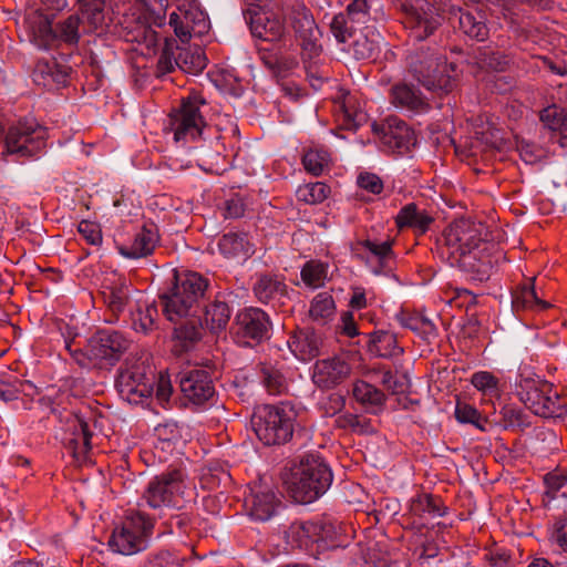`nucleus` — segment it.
<instances>
[{"label": "nucleus", "mask_w": 567, "mask_h": 567, "mask_svg": "<svg viewBox=\"0 0 567 567\" xmlns=\"http://www.w3.org/2000/svg\"><path fill=\"white\" fill-rule=\"evenodd\" d=\"M282 481L296 503L310 504L328 491L332 472L320 456L308 454L282 475Z\"/></svg>", "instance_id": "obj_1"}, {"label": "nucleus", "mask_w": 567, "mask_h": 567, "mask_svg": "<svg viewBox=\"0 0 567 567\" xmlns=\"http://www.w3.org/2000/svg\"><path fill=\"white\" fill-rule=\"evenodd\" d=\"M296 417L297 412L289 404H264L255 410L251 426L265 445H281L292 439Z\"/></svg>", "instance_id": "obj_2"}, {"label": "nucleus", "mask_w": 567, "mask_h": 567, "mask_svg": "<svg viewBox=\"0 0 567 567\" xmlns=\"http://www.w3.org/2000/svg\"><path fill=\"white\" fill-rule=\"evenodd\" d=\"M175 280L171 291L159 296L169 321L198 313L199 300L208 288L207 279L197 272L175 275Z\"/></svg>", "instance_id": "obj_3"}, {"label": "nucleus", "mask_w": 567, "mask_h": 567, "mask_svg": "<svg viewBox=\"0 0 567 567\" xmlns=\"http://www.w3.org/2000/svg\"><path fill=\"white\" fill-rule=\"evenodd\" d=\"M486 235V227L482 223L461 218L444 229L436 240L435 251L443 261L450 262L457 254L482 246L487 240Z\"/></svg>", "instance_id": "obj_4"}, {"label": "nucleus", "mask_w": 567, "mask_h": 567, "mask_svg": "<svg viewBox=\"0 0 567 567\" xmlns=\"http://www.w3.org/2000/svg\"><path fill=\"white\" fill-rule=\"evenodd\" d=\"M408 60L413 76L426 90L440 95L453 90L455 80L446 73L447 64L441 54L421 47L411 52Z\"/></svg>", "instance_id": "obj_5"}, {"label": "nucleus", "mask_w": 567, "mask_h": 567, "mask_svg": "<svg viewBox=\"0 0 567 567\" xmlns=\"http://www.w3.org/2000/svg\"><path fill=\"white\" fill-rule=\"evenodd\" d=\"M96 31L91 28L79 13H73L58 21L54 25L47 19H40L33 28V41L42 49H51L59 42L70 47L78 45L84 34Z\"/></svg>", "instance_id": "obj_6"}, {"label": "nucleus", "mask_w": 567, "mask_h": 567, "mask_svg": "<svg viewBox=\"0 0 567 567\" xmlns=\"http://www.w3.org/2000/svg\"><path fill=\"white\" fill-rule=\"evenodd\" d=\"M155 378L144 361L125 362L118 372L116 388L120 395L131 404H140L153 393Z\"/></svg>", "instance_id": "obj_7"}, {"label": "nucleus", "mask_w": 567, "mask_h": 567, "mask_svg": "<svg viewBox=\"0 0 567 567\" xmlns=\"http://www.w3.org/2000/svg\"><path fill=\"white\" fill-rule=\"evenodd\" d=\"M290 25L301 48L303 60L318 58L322 52V33L311 11L302 2H295L288 13Z\"/></svg>", "instance_id": "obj_8"}, {"label": "nucleus", "mask_w": 567, "mask_h": 567, "mask_svg": "<svg viewBox=\"0 0 567 567\" xmlns=\"http://www.w3.org/2000/svg\"><path fill=\"white\" fill-rule=\"evenodd\" d=\"M47 138V127L35 120L24 118L9 127L6 136L7 152L31 157L45 147Z\"/></svg>", "instance_id": "obj_9"}, {"label": "nucleus", "mask_w": 567, "mask_h": 567, "mask_svg": "<svg viewBox=\"0 0 567 567\" xmlns=\"http://www.w3.org/2000/svg\"><path fill=\"white\" fill-rule=\"evenodd\" d=\"M205 100L197 94L182 100L179 109L169 115V130L174 133L175 142L195 140L202 135L204 118L199 106Z\"/></svg>", "instance_id": "obj_10"}, {"label": "nucleus", "mask_w": 567, "mask_h": 567, "mask_svg": "<svg viewBox=\"0 0 567 567\" xmlns=\"http://www.w3.org/2000/svg\"><path fill=\"white\" fill-rule=\"evenodd\" d=\"M518 395L525 406L536 415L553 417L561 414L560 398L548 382L525 380Z\"/></svg>", "instance_id": "obj_11"}, {"label": "nucleus", "mask_w": 567, "mask_h": 567, "mask_svg": "<svg viewBox=\"0 0 567 567\" xmlns=\"http://www.w3.org/2000/svg\"><path fill=\"white\" fill-rule=\"evenodd\" d=\"M368 0H352L344 12L336 14L330 22V31L338 43L347 44L369 21Z\"/></svg>", "instance_id": "obj_12"}, {"label": "nucleus", "mask_w": 567, "mask_h": 567, "mask_svg": "<svg viewBox=\"0 0 567 567\" xmlns=\"http://www.w3.org/2000/svg\"><path fill=\"white\" fill-rule=\"evenodd\" d=\"M494 249L495 245L486 240L480 247L457 254L456 258L447 264L457 267L474 280L484 281L489 278L496 262L492 255Z\"/></svg>", "instance_id": "obj_13"}, {"label": "nucleus", "mask_w": 567, "mask_h": 567, "mask_svg": "<svg viewBox=\"0 0 567 567\" xmlns=\"http://www.w3.org/2000/svg\"><path fill=\"white\" fill-rule=\"evenodd\" d=\"M183 475L173 470L155 476L144 492L146 503L153 508L177 505V496L182 493Z\"/></svg>", "instance_id": "obj_14"}, {"label": "nucleus", "mask_w": 567, "mask_h": 567, "mask_svg": "<svg viewBox=\"0 0 567 567\" xmlns=\"http://www.w3.org/2000/svg\"><path fill=\"white\" fill-rule=\"evenodd\" d=\"M400 10L404 13L403 23L409 30L410 40L422 42L431 37L441 25V17L434 10L427 11L415 8L411 0H396Z\"/></svg>", "instance_id": "obj_15"}, {"label": "nucleus", "mask_w": 567, "mask_h": 567, "mask_svg": "<svg viewBox=\"0 0 567 567\" xmlns=\"http://www.w3.org/2000/svg\"><path fill=\"white\" fill-rule=\"evenodd\" d=\"M168 23L182 43L188 42L193 34L199 35L206 32L208 28L205 13L192 2L181 3L169 14Z\"/></svg>", "instance_id": "obj_16"}, {"label": "nucleus", "mask_w": 567, "mask_h": 567, "mask_svg": "<svg viewBox=\"0 0 567 567\" xmlns=\"http://www.w3.org/2000/svg\"><path fill=\"white\" fill-rule=\"evenodd\" d=\"M131 342L117 331H99L90 338L85 353L90 360H105L113 364L130 348Z\"/></svg>", "instance_id": "obj_17"}, {"label": "nucleus", "mask_w": 567, "mask_h": 567, "mask_svg": "<svg viewBox=\"0 0 567 567\" xmlns=\"http://www.w3.org/2000/svg\"><path fill=\"white\" fill-rule=\"evenodd\" d=\"M233 329L238 340L245 343H249V340L260 343L269 334V316L259 308H246L236 316Z\"/></svg>", "instance_id": "obj_18"}, {"label": "nucleus", "mask_w": 567, "mask_h": 567, "mask_svg": "<svg viewBox=\"0 0 567 567\" xmlns=\"http://www.w3.org/2000/svg\"><path fill=\"white\" fill-rule=\"evenodd\" d=\"M352 367L344 354L318 360L313 367L312 381L320 389H333L350 378Z\"/></svg>", "instance_id": "obj_19"}, {"label": "nucleus", "mask_w": 567, "mask_h": 567, "mask_svg": "<svg viewBox=\"0 0 567 567\" xmlns=\"http://www.w3.org/2000/svg\"><path fill=\"white\" fill-rule=\"evenodd\" d=\"M245 21L249 24L254 37L265 41L280 40L286 31L284 21L265 9L248 8L244 11Z\"/></svg>", "instance_id": "obj_20"}, {"label": "nucleus", "mask_w": 567, "mask_h": 567, "mask_svg": "<svg viewBox=\"0 0 567 567\" xmlns=\"http://www.w3.org/2000/svg\"><path fill=\"white\" fill-rule=\"evenodd\" d=\"M179 386L184 396L196 405L204 404L215 394V388L209 373L200 369L182 373Z\"/></svg>", "instance_id": "obj_21"}, {"label": "nucleus", "mask_w": 567, "mask_h": 567, "mask_svg": "<svg viewBox=\"0 0 567 567\" xmlns=\"http://www.w3.org/2000/svg\"><path fill=\"white\" fill-rule=\"evenodd\" d=\"M332 525L323 522H293L285 530L288 543L299 548H308L313 543L326 540L332 534Z\"/></svg>", "instance_id": "obj_22"}, {"label": "nucleus", "mask_w": 567, "mask_h": 567, "mask_svg": "<svg viewBox=\"0 0 567 567\" xmlns=\"http://www.w3.org/2000/svg\"><path fill=\"white\" fill-rule=\"evenodd\" d=\"M71 68L56 59L39 60L32 72V80L37 85L53 87V85H65Z\"/></svg>", "instance_id": "obj_23"}, {"label": "nucleus", "mask_w": 567, "mask_h": 567, "mask_svg": "<svg viewBox=\"0 0 567 567\" xmlns=\"http://www.w3.org/2000/svg\"><path fill=\"white\" fill-rule=\"evenodd\" d=\"M280 499L271 489L251 491L245 497V508L248 515L259 522H267L276 515Z\"/></svg>", "instance_id": "obj_24"}, {"label": "nucleus", "mask_w": 567, "mask_h": 567, "mask_svg": "<svg viewBox=\"0 0 567 567\" xmlns=\"http://www.w3.org/2000/svg\"><path fill=\"white\" fill-rule=\"evenodd\" d=\"M380 132L382 134V143L391 150L402 152L415 144L413 130L399 118H389L386 123L380 127Z\"/></svg>", "instance_id": "obj_25"}, {"label": "nucleus", "mask_w": 567, "mask_h": 567, "mask_svg": "<svg viewBox=\"0 0 567 567\" xmlns=\"http://www.w3.org/2000/svg\"><path fill=\"white\" fill-rule=\"evenodd\" d=\"M71 437L66 440L65 446L78 462L86 460L91 450L92 433L89 424L79 415H74L70 421Z\"/></svg>", "instance_id": "obj_26"}, {"label": "nucleus", "mask_w": 567, "mask_h": 567, "mask_svg": "<svg viewBox=\"0 0 567 567\" xmlns=\"http://www.w3.org/2000/svg\"><path fill=\"white\" fill-rule=\"evenodd\" d=\"M288 344L297 358L307 361L319 355L322 339L313 329L306 328L296 331L290 337Z\"/></svg>", "instance_id": "obj_27"}, {"label": "nucleus", "mask_w": 567, "mask_h": 567, "mask_svg": "<svg viewBox=\"0 0 567 567\" xmlns=\"http://www.w3.org/2000/svg\"><path fill=\"white\" fill-rule=\"evenodd\" d=\"M158 241L156 226L154 224L144 225L135 235L131 246H120L118 251L127 258H142L151 255Z\"/></svg>", "instance_id": "obj_28"}, {"label": "nucleus", "mask_w": 567, "mask_h": 567, "mask_svg": "<svg viewBox=\"0 0 567 567\" xmlns=\"http://www.w3.org/2000/svg\"><path fill=\"white\" fill-rule=\"evenodd\" d=\"M101 293L109 310L118 316L130 302L131 287L125 279L117 278L110 284H104Z\"/></svg>", "instance_id": "obj_29"}, {"label": "nucleus", "mask_w": 567, "mask_h": 567, "mask_svg": "<svg viewBox=\"0 0 567 567\" xmlns=\"http://www.w3.org/2000/svg\"><path fill=\"white\" fill-rule=\"evenodd\" d=\"M109 545L116 553L133 555L147 548V539L122 525L113 532Z\"/></svg>", "instance_id": "obj_30"}, {"label": "nucleus", "mask_w": 567, "mask_h": 567, "mask_svg": "<svg viewBox=\"0 0 567 567\" xmlns=\"http://www.w3.org/2000/svg\"><path fill=\"white\" fill-rule=\"evenodd\" d=\"M433 221L434 218L426 210L420 209L414 203L402 207L395 217V224L399 229L410 227L420 234H424Z\"/></svg>", "instance_id": "obj_31"}, {"label": "nucleus", "mask_w": 567, "mask_h": 567, "mask_svg": "<svg viewBox=\"0 0 567 567\" xmlns=\"http://www.w3.org/2000/svg\"><path fill=\"white\" fill-rule=\"evenodd\" d=\"M181 322L174 328V337L181 347V351H187L202 338V320L197 313L189 315L174 322Z\"/></svg>", "instance_id": "obj_32"}, {"label": "nucleus", "mask_w": 567, "mask_h": 567, "mask_svg": "<svg viewBox=\"0 0 567 567\" xmlns=\"http://www.w3.org/2000/svg\"><path fill=\"white\" fill-rule=\"evenodd\" d=\"M368 349L381 358H392L403 353V348L398 344L396 334L385 330H378L369 334Z\"/></svg>", "instance_id": "obj_33"}, {"label": "nucleus", "mask_w": 567, "mask_h": 567, "mask_svg": "<svg viewBox=\"0 0 567 567\" xmlns=\"http://www.w3.org/2000/svg\"><path fill=\"white\" fill-rule=\"evenodd\" d=\"M475 59L481 68L494 72H505L512 63V58L505 52L499 51L494 45H484L478 48Z\"/></svg>", "instance_id": "obj_34"}, {"label": "nucleus", "mask_w": 567, "mask_h": 567, "mask_svg": "<svg viewBox=\"0 0 567 567\" xmlns=\"http://www.w3.org/2000/svg\"><path fill=\"white\" fill-rule=\"evenodd\" d=\"M535 277H532L528 282L522 285L513 295V306L515 309H534L546 310L551 305L540 299L535 289Z\"/></svg>", "instance_id": "obj_35"}, {"label": "nucleus", "mask_w": 567, "mask_h": 567, "mask_svg": "<svg viewBox=\"0 0 567 567\" xmlns=\"http://www.w3.org/2000/svg\"><path fill=\"white\" fill-rule=\"evenodd\" d=\"M218 247L221 254L228 258L240 257L246 259L254 252L252 245L249 243L246 234H225L220 238Z\"/></svg>", "instance_id": "obj_36"}, {"label": "nucleus", "mask_w": 567, "mask_h": 567, "mask_svg": "<svg viewBox=\"0 0 567 567\" xmlns=\"http://www.w3.org/2000/svg\"><path fill=\"white\" fill-rule=\"evenodd\" d=\"M446 507L440 497L431 494H421L411 499L409 513L412 516L423 517L425 515L432 517H441L445 514Z\"/></svg>", "instance_id": "obj_37"}, {"label": "nucleus", "mask_w": 567, "mask_h": 567, "mask_svg": "<svg viewBox=\"0 0 567 567\" xmlns=\"http://www.w3.org/2000/svg\"><path fill=\"white\" fill-rule=\"evenodd\" d=\"M392 103L410 111H421L425 107L424 99L408 84H398L391 89Z\"/></svg>", "instance_id": "obj_38"}, {"label": "nucleus", "mask_w": 567, "mask_h": 567, "mask_svg": "<svg viewBox=\"0 0 567 567\" xmlns=\"http://www.w3.org/2000/svg\"><path fill=\"white\" fill-rule=\"evenodd\" d=\"M157 318L158 310L155 305H146L144 309L138 305L131 312L132 328L137 332L147 334L157 329Z\"/></svg>", "instance_id": "obj_39"}, {"label": "nucleus", "mask_w": 567, "mask_h": 567, "mask_svg": "<svg viewBox=\"0 0 567 567\" xmlns=\"http://www.w3.org/2000/svg\"><path fill=\"white\" fill-rule=\"evenodd\" d=\"M80 17L93 29L103 27L105 0H76Z\"/></svg>", "instance_id": "obj_40"}, {"label": "nucleus", "mask_w": 567, "mask_h": 567, "mask_svg": "<svg viewBox=\"0 0 567 567\" xmlns=\"http://www.w3.org/2000/svg\"><path fill=\"white\" fill-rule=\"evenodd\" d=\"M260 382L271 395H280L288 391V382L282 372L272 367L262 364L259 374Z\"/></svg>", "instance_id": "obj_41"}, {"label": "nucleus", "mask_w": 567, "mask_h": 567, "mask_svg": "<svg viewBox=\"0 0 567 567\" xmlns=\"http://www.w3.org/2000/svg\"><path fill=\"white\" fill-rule=\"evenodd\" d=\"M334 313V301L329 293L322 292L313 298L309 309V316L313 321L326 324L333 318Z\"/></svg>", "instance_id": "obj_42"}, {"label": "nucleus", "mask_w": 567, "mask_h": 567, "mask_svg": "<svg viewBox=\"0 0 567 567\" xmlns=\"http://www.w3.org/2000/svg\"><path fill=\"white\" fill-rule=\"evenodd\" d=\"M229 319L230 309L226 302L215 300L205 307V322L212 331L225 329Z\"/></svg>", "instance_id": "obj_43"}, {"label": "nucleus", "mask_w": 567, "mask_h": 567, "mask_svg": "<svg viewBox=\"0 0 567 567\" xmlns=\"http://www.w3.org/2000/svg\"><path fill=\"white\" fill-rule=\"evenodd\" d=\"M460 29L470 38L484 41L488 37V28L484 20L472 12H461L458 17Z\"/></svg>", "instance_id": "obj_44"}, {"label": "nucleus", "mask_w": 567, "mask_h": 567, "mask_svg": "<svg viewBox=\"0 0 567 567\" xmlns=\"http://www.w3.org/2000/svg\"><path fill=\"white\" fill-rule=\"evenodd\" d=\"M179 52V44L175 39L166 38L161 54L157 61L156 73L157 75H165L175 70L178 64L177 53Z\"/></svg>", "instance_id": "obj_45"}, {"label": "nucleus", "mask_w": 567, "mask_h": 567, "mask_svg": "<svg viewBox=\"0 0 567 567\" xmlns=\"http://www.w3.org/2000/svg\"><path fill=\"white\" fill-rule=\"evenodd\" d=\"M352 394L358 402L370 405H382L386 399L381 390L362 380L354 382Z\"/></svg>", "instance_id": "obj_46"}, {"label": "nucleus", "mask_w": 567, "mask_h": 567, "mask_svg": "<svg viewBox=\"0 0 567 567\" xmlns=\"http://www.w3.org/2000/svg\"><path fill=\"white\" fill-rule=\"evenodd\" d=\"M284 291L285 285L269 275H261L254 286V292L261 302H268Z\"/></svg>", "instance_id": "obj_47"}, {"label": "nucleus", "mask_w": 567, "mask_h": 567, "mask_svg": "<svg viewBox=\"0 0 567 567\" xmlns=\"http://www.w3.org/2000/svg\"><path fill=\"white\" fill-rule=\"evenodd\" d=\"M177 61V68L189 74H198L206 68V58L200 52H193L181 45Z\"/></svg>", "instance_id": "obj_48"}, {"label": "nucleus", "mask_w": 567, "mask_h": 567, "mask_svg": "<svg viewBox=\"0 0 567 567\" xmlns=\"http://www.w3.org/2000/svg\"><path fill=\"white\" fill-rule=\"evenodd\" d=\"M375 49L377 47L374 42L369 40V38L362 32H359L343 47V50L352 54L355 60H368L373 58Z\"/></svg>", "instance_id": "obj_49"}, {"label": "nucleus", "mask_w": 567, "mask_h": 567, "mask_svg": "<svg viewBox=\"0 0 567 567\" xmlns=\"http://www.w3.org/2000/svg\"><path fill=\"white\" fill-rule=\"evenodd\" d=\"M262 61L277 76H286L298 66L296 56L282 53L264 55Z\"/></svg>", "instance_id": "obj_50"}, {"label": "nucleus", "mask_w": 567, "mask_h": 567, "mask_svg": "<svg viewBox=\"0 0 567 567\" xmlns=\"http://www.w3.org/2000/svg\"><path fill=\"white\" fill-rule=\"evenodd\" d=\"M330 156L323 150H309L302 157L305 169L315 176L320 175L328 166Z\"/></svg>", "instance_id": "obj_51"}, {"label": "nucleus", "mask_w": 567, "mask_h": 567, "mask_svg": "<svg viewBox=\"0 0 567 567\" xmlns=\"http://www.w3.org/2000/svg\"><path fill=\"white\" fill-rule=\"evenodd\" d=\"M126 40L144 44L150 52L155 50L159 38L157 32L154 31L150 25L138 24L133 31L127 33Z\"/></svg>", "instance_id": "obj_52"}, {"label": "nucleus", "mask_w": 567, "mask_h": 567, "mask_svg": "<svg viewBox=\"0 0 567 567\" xmlns=\"http://www.w3.org/2000/svg\"><path fill=\"white\" fill-rule=\"evenodd\" d=\"M330 192V187L324 183H310L300 187L297 192L299 199L308 204H317L323 202Z\"/></svg>", "instance_id": "obj_53"}, {"label": "nucleus", "mask_w": 567, "mask_h": 567, "mask_svg": "<svg viewBox=\"0 0 567 567\" xmlns=\"http://www.w3.org/2000/svg\"><path fill=\"white\" fill-rule=\"evenodd\" d=\"M455 417L458 422L471 423L482 431L485 430V424L487 422L475 408L462 402H457L456 404Z\"/></svg>", "instance_id": "obj_54"}, {"label": "nucleus", "mask_w": 567, "mask_h": 567, "mask_svg": "<svg viewBox=\"0 0 567 567\" xmlns=\"http://www.w3.org/2000/svg\"><path fill=\"white\" fill-rule=\"evenodd\" d=\"M381 384L392 394L406 392L411 386V380L406 373L395 377L390 370L382 372Z\"/></svg>", "instance_id": "obj_55"}, {"label": "nucleus", "mask_w": 567, "mask_h": 567, "mask_svg": "<svg viewBox=\"0 0 567 567\" xmlns=\"http://www.w3.org/2000/svg\"><path fill=\"white\" fill-rule=\"evenodd\" d=\"M123 526L128 527V529L134 530V533L140 534L145 539L154 527L152 519L140 512L131 513L123 523Z\"/></svg>", "instance_id": "obj_56"}, {"label": "nucleus", "mask_w": 567, "mask_h": 567, "mask_svg": "<svg viewBox=\"0 0 567 567\" xmlns=\"http://www.w3.org/2000/svg\"><path fill=\"white\" fill-rule=\"evenodd\" d=\"M544 483L546 486L544 495L545 497L548 498V501H551L556 497L557 493L567 484V474L559 470L553 471L544 476Z\"/></svg>", "instance_id": "obj_57"}, {"label": "nucleus", "mask_w": 567, "mask_h": 567, "mask_svg": "<svg viewBox=\"0 0 567 567\" xmlns=\"http://www.w3.org/2000/svg\"><path fill=\"white\" fill-rule=\"evenodd\" d=\"M360 245L367 248L379 260L381 267H385L388 261L392 258L393 251L391 248V241L377 244L367 239L360 243Z\"/></svg>", "instance_id": "obj_58"}, {"label": "nucleus", "mask_w": 567, "mask_h": 567, "mask_svg": "<svg viewBox=\"0 0 567 567\" xmlns=\"http://www.w3.org/2000/svg\"><path fill=\"white\" fill-rule=\"evenodd\" d=\"M144 567H183V559L169 550H159L148 558Z\"/></svg>", "instance_id": "obj_59"}, {"label": "nucleus", "mask_w": 567, "mask_h": 567, "mask_svg": "<svg viewBox=\"0 0 567 567\" xmlns=\"http://www.w3.org/2000/svg\"><path fill=\"white\" fill-rule=\"evenodd\" d=\"M567 107H559L557 105H550L540 111V121L549 130L557 131L561 127V121L565 115Z\"/></svg>", "instance_id": "obj_60"}, {"label": "nucleus", "mask_w": 567, "mask_h": 567, "mask_svg": "<svg viewBox=\"0 0 567 567\" xmlns=\"http://www.w3.org/2000/svg\"><path fill=\"white\" fill-rule=\"evenodd\" d=\"M344 395L339 392H333L323 398L319 403V406L324 416H333L344 408Z\"/></svg>", "instance_id": "obj_61"}, {"label": "nucleus", "mask_w": 567, "mask_h": 567, "mask_svg": "<svg viewBox=\"0 0 567 567\" xmlns=\"http://www.w3.org/2000/svg\"><path fill=\"white\" fill-rule=\"evenodd\" d=\"M471 382L477 390L492 393L497 390L498 380L492 373L482 371L474 373Z\"/></svg>", "instance_id": "obj_62"}, {"label": "nucleus", "mask_w": 567, "mask_h": 567, "mask_svg": "<svg viewBox=\"0 0 567 567\" xmlns=\"http://www.w3.org/2000/svg\"><path fill=\"white\" fill-rule=\"evenodd\" d=\"M520 158L526 164H535L543 157V150L533 143L522 141L517 144Z\"/></svg>", "instance_id": "obj_63"}, {"label": "nucleus", "mask_w": 567, "mask_h": 567, "mask_svg": "<svg viewBox=\"0 0 567 567\" xmlns=\"http://www.w3.org/2000/svg\"><path fill=\"white\" fill-rule=\"evenodd\" d=\"M550 539L567 554V517L559 518L554 523Z\"/></svg>", "instance_id": "obj_64"}]
</instances>
